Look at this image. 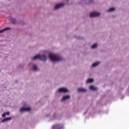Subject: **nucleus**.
I'll list each match as a JSON object with an SVG mask.
<instances>
[{"mask_svg":"<svg viewBox=\"0 0 129 129\" xmlns=\"http://www.w3.org/2000/svg\"><path fill=\"white\" fill-rule=\"evenodd\" d=\"M12 23H13V24H16V20H15L14 18H12Z\"/></svg>","mask_w":129,"mask_h":129,"instance_id":"obj_18","label":"nucleus"},{"mask_svg":"<svg viewBox=\"0 0 129 129\" xmlns=\"http://www.w3.org/2000/svg\"><path fill=\"white\" fill-rule=\"evenodd\" d=\"M12 119L11 117H7L4 118L2 120V122H5V121H7V120H11Z\"/></svg>","mask_w":129,"mask_h":129,"instance_id":"obj_12","label":"nucleus"},{"mask_svg":"<svg viewBox=\"0 0 129 129\" xmlns=\"http://www.w3.org/2000/svg\"><path fill=\"white\" fill-rule=\"evenodd\" d=\"M78 91L79 92H85L87 91V90L84 88H79L78 89Z\"/></svg>","mask_w":129,"mask_h":129,"instance_id":"obj_10","label":"nucleus"},{"mask_svg":"<svg viewBox=\"0 0 129 129\" xmlns=\"http://www.w3.org/2000/svg\"><path fill=\"white\" fill-rule=\"evenodd\" d=\"M100 64V61L96 62L92 64V67H96V66H98Z\"/></svg>","mask_w":129,"mask_h":129,"instance_id":"obj_11","label":"nucleus"},{"mask_svg":"<svg viewBox=\"0 0 129 129\" xmlns=\"http://www.w3.org/2000/svg\"><path fill=\"white\" fill-rule=\"evenodd\" d=\"M62 7H64V4L63 3L56 5L55 7V10H58V9H60V8H62Z\"/></svg>","mask_w":129,"mask_h":129,"instance_id":"obj_7","label":"nucleus"},{"mask_svg":"<svg viewBox=\"0 0 129 129\" xmlns=\"http://www.w3.org/2000/svg\"><path fill=\"white\" fill-rule=\"evenodd\" d=\"M6 114H7V115H10V112H6Z\"/></svg>","mask_w":129,"mask_h":129,"instance_id":"obj_20","label":"nucleus"},{"mask_svg":"<svg viewBox=\"0 0 129 129\" xmlns=\"http://www.w3.org/2000/svg\"><path fill=\"white\" fill-rule=\"evenodd\" d=\"M9 30H12V28L11 27H6L4 29L0 30V33L2 34V33H4L5 31H8Z\"/></svg>","mask_w":129,"mask_h":129,"instance_id":"obj_9","label":"nucleus"},{"mask_svg":"<svg viewBox=\"0 0 129 129\" xmlns=\"http://www.w3.org/2000/svg\"><path fill=\"white\" fill-rule=\"evenodd\" d=\"M97 46H98V45L97 43H95L91 46V48L92 49H95V48H96Z\"/></svg>","mask_w":129,"mask_h":129,"instance_id":"obj_16","label":"nucleus"},{"mask_svg":"<svg viewBox=\"0 0 129 129\" xmlns=\"http://www.w3.org/2000/svg\"><path fill=\"white\" fill-rule=\"evenodd\" d=\"M64 127V125H61L60 124H57L52 126L53 129H62Z\"/></svg>","mask_w":129,"mask_h":129,"instance_id":"obj_3","label":"nucleus"},{"mask_svg":"<svg viewBox=\"0 0 129 129\" xmlns=\"http://www.w3.org/2000/svg\"><path fill=\"white\" fill-rule=\"evenodd\" d=\"M90 90H93L94 91L95 90H97V88L93 86H90L89 87Z\"/></svg>","mask_w":129,"mask_h":129,"instance_id":"obj_13","label":"nucleus"},{"mask_svg":"<svg viewBox=\"0 0 129 129\" xmlns=\"http://www.w3.org/2000/svg\"><path fill=\"white\" fill-rule=\"evenodd\" d=\"M30 110H31V108L29 107H22L20 109V111H21V112H24V111H30Z\"/></svg>","mask_w":129,"mask_h":129,"instance_id":"obj_6","label":"nucleus"},{"mask_svg":"<svg viewBox=\"0 0 129 129\" xmlns=\"http://www.w3.org/2000/svg\"><path fill=\"white\" fill-rule=\"evenodd\" d=\"M100 15V13L98 12H93L92 13H90V18H93L94 17H99Z\"/></svg>","mask_w":129,"mask_h":129,"instance_id":"obj_4","label":"nucleus"},{"mask_svg":"<svg viewBox=\"0 0 129 129\" xmlns=\"http://www.w3.org/2000/svg\"><path fill=\"white\" fill-rule=\"evenodd\" d=\"M93 79H89L86 81V82L87 83H92V82H93Z\"/></svg>","mask_w":129,"mask_h":129,"instance_id":"obj_15","label":"nucleus"},{"mask_svg":"<svg viewBox=\"0 0 129 129\" xmlns=\"http://www.w3.org/2000/svg\"><path fill=\"white\" fill-rule=\"evenodd\" d=\"M49 58L50 60L52 61H62V58L61 57L59 56V55L57 54H54L53 53H49Z\"/></svg>","mask_w":129,"mask_h":129,"instance_id":"obj_1","label":"nucleus"},{"mask_svg":"<svg viewBox=\"0 0 129 129\" xmlns=\"http://www.w3.org/2000/svg\"><path fill=\"white\" fill-rule=\"evenodd\" d=\"M114 11H115V8H111L110 9H109L107 12L108 13H110V12H114Z\"/></svg>","mask_w":129,"mask_h":129,"instance_id":"obj_14","label":"nucleus"},{"mask_svg":"<svg viewBox=\"0 0 129 129\" xmlns=\"http://www.w3.org/2000/svg\"><path fill=\"white\" fill-rule=\"evenodd\" d=\"M33 69L34 70V71H36V70H38V67L36 65L33 66Z\"/></svg>","mask_w":129,"mask_h":129,"instance_id":"obj_17","label":"nucleus"},{"mask_svg":"<svg viewBox=\"0 0 129 129\" xmlns=\"http://www.w3.org/2000/svg\"><path fill=\"white\" fill-rule=\"evenodd\" d=\"M68 99H70V96L67 95L63 96L61 99L62 101H64L65 100H68Z\"/></svg>","mask_w":129,"mask_h":129,"instance_id":"obj_8","label":"nucleus"},{"mask_svg":"<svg viewBox=\"0 0 129 129\" xmlns=\"http://www.w3.org/2000/svg\"><path fill=\"white\" fill-rule=\"evenodd\" d=\"M67 1H68H68H69V0H67Z\"/></svg>","mask_w":129,"mask_h":129,"instance_id":"obj_21","label":"nucleus"},{"mask_svg":"<svg viewBox=\"0 0 129 129\" xmlns=\"http://www.w3.org/2000/svg\"><path fill=\"white\" fill-rule=\"evenodd\" d=\"M58 91L60 93L62 92H64V93H66L68 92V89L65 88H60L59 89H58Z\"/></svg>","mask_w":129,"mask_h":129,"instance_id":"obj_5","label":"nucleus"},{"mask_svg":"<svg viewBox=\"0 0 129 129\" xmlns=\"http://www.w3.org/2000/svg\"><path fill=\"white\" fill-rule=\"evenodd\" d=\"M6 113H4L3 114H2V117H6Z\"/></svg>","mask_w":129,"mask_h":129,"instance_id":"obj_19","label":"nucleus"},{"mask_svg":"<svg viewBox=\"0 0 129 129\" xmlns=\"http://www.w3.org/2000/svg\"><path fill=\"white\" fill-rule=\"evenodd\" d=\"M32 60H37L39 59V60H41L42 61H46L47 60V57L45 55L42 54L40 55L37 54L34 57H32Z\"/></svg>","mask_w":129,"mask_h":129,"instance_id":"obj_2","label":"nucleus"}]
</instances>
